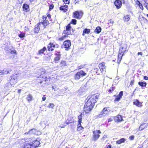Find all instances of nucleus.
Returning a JSON list of instances; mask_svg holds the SVG:
<instances>
[{
	"label": "nucleus",
	"mask_w": 148,
	"mask_h": 148,
	"mask_svg": "<svg viewBox=\"0 0 148 148\" xmlns=\"http://www.w3.org/2000/svg\"><path fill=\"white\" fill-rule=\"evenodd\" d=\"M99 97V95L97 94H94L92 95L89 98L87 102H86L85 105H86V106H91L93 107V106H94V104L97 101Z\"/></svg>",
	"instance_id": "obj_1"
},
{
	"label": "nucleus",
	"mask_w": 148,
	"mask_h": 148,
	"mask_svg": "<svg viewBox=\"0 0 148 148\" xmlns=\"http://www.w3.org/2000/svg\"><path fill=\"white\" fill-rule=\"evenodd\" d=\"M18 77V75L17 74H14L10 77V83L12 86H13L17 82Z\"/></svg>",
	"instance_id": "obj_2"
},
{
	"label": "nucleus",
	"mask_w": 148,
	"mask_h": 148,
	"mask_svg": "<svg viewBox=\"0 0 148 148\" xmlns=\"http://www.w3.org/2000/svg\"><path fill=\"white\" fill-rule=\"evenodd\" d=\"M39 72L40 73V75L38 77L39 78H42V80L46 81L47 78H48L46 75L45 74L46 73V71L44 69H40L39 70Z\"/></svg>",
	"instance_id": "obj_3"
},
{
	"label": "nucleus",
	"mask_w": 148,
	"mask_h": 148,
	"mask_svg": "<svg viewBox=\"0 0 148 148\" xmlns=\"http://www.w3.org/2000/svg\"><path fill=\"white\" fill-rule=\"evenodd\" d=\"M29 142H31L33 144V146L34 147V148L38 147L39 144L40 143L39 140L36 139L35 138H31L29 139Z\"/></svg>",
	"instance_id": "obj_4"
},
{
	"label": "nucleus",
	"mask_w": 148,
	"mask_h": 148,
	"mask_svg": "<svg viewBox=\"0 0 148 148\" xmlns=\"http://www.w3.org/2000/svg\"><path fill=\"white\" fill-rule=\"evenodd\" d=\"M86 73L84 71H81L77 72L75 75L74 79L76 80H78L80 78L81 76H84L86 75Z\"/></svg>",
	"instance_id": "obj_5"
},
{
	"label": "nucleus",
	"mask_w": 148,
	"mask_h": 148,
	"mask_svg": "<svg viewBox=\"0 0 148 148\" xmlns=\"http://www.w3.org/2000/svg\"><path fill=\"white\" fill-rule=\"evenodd\" d=\"M110 110L108 109V108H105L103 110L102 112H101L97 116L99 118L102 117V115L105 116L108 114L110 112Z\"/></svg>",
	"instance_id": "obj_6"
},
{
	"label": "nucleus",
	"mask_w": 148,
	"mask_h": 148,
	"mask_svg": "<svg viewBox=\"0 0 148 148\" xmlns=\"http://www.w3.org/2000/svg\"><path fill=\"white\" fill-rule=\"evenodd\" d=\"M93 140L94 141L97 140L100 136L99 134L101 133V132L100 130H96L94 131L93 132Z\"/></svg>",
	"instance_id": "obj_7"
},
{
	"label": "nucleus",
	"mask_w": 148,
	"mask_h": 148,
	"mask_svg": "<svg viewBox=\"0 0 148 148\" xmlns=\"http://www.w3.org/2000/svg\"><path fill=\"white\" fill-rule=\"evenodd\" d=\"M82 12L76 11L73 13V15L74 18H80L82 16Z\"/></svg>",
	"instance_id": "obj_8"
},
{
	"label": "nucleus",
	"mask_w": 148,
	"mask_h": 148,
	"mask_svg": "<svg viewBox=\"0 0 148 148\" xmlns=\"http://www.w3.org/2000/svg\"><path fill=\"white\" fill-rule=\"evenodd\" d=\"M63 44L66 50H68L71 45V41L69 40L65 41Z\"/></svg>",
	"instance_id": "obj_9"
},
{
	"label": "nucleus",
	"mask_w": 148,
	"mask_h": 148,
	"mask_svg": "<svg viewBox=\"0 0 148 148\" xmlns=\"http://www.w3.org/2000/svg\"><path fill=\"white\" fill-rule=\"evenodd\" d=\"M23 148H34V147L33 146L32 143L29 142L28 140L24 144Z\"/></svg>",
	"instance_id": "obj_10"
},
{
	"label": "nucleus",
	"mask_w": 148,
	"mask_h": 148,
	"mask_svg": "<svg viewBox=\"0 0 148 148\" xmlns=\"http://www.w3.org/2000/svg\"><path fill=\"white\" fill-rule=\"evenodd\" d=\"M114 5L117 9H119L121 8L122 5V3L121 1L116 0L114 1Z\"/></svg>",
	"instance_id": "obj_11"
},
{
	"label": "nucleus",
	"mask_w": 148,
	"mask_h": 148,
	"mask_svg": "<svg viewBox=\"0 0 148 148\" xmlns=\"http://www.w3.org/2000/svg\"><path fill=\"white\" fill-rule=\"evenodd\" d=\"M123 91H121L119 95L116 96V98L114 99L115 101H119L122 98L123 95Z\"/></svg>",
	"instance_id": "obj_12"
},
{
	"label": "nucleus",
	"mask_w": 148,
	"mask_h": 148,
	"mask_svg": "<svg viewBox=\"0 0 148 148\" xmlns=\"http://www.w3.org/2000/svg\"><path fill=\"white\" fill-rule=\"evenodd\" d=\"M93 107H92L91 106H86V105H84V111L86 112V113H88L90 111H91L92 108Z\"/></svg>",
	"instance_id": "obj_13"
},
{
	"label": "nucleus",
	"mask_w": 148,
	"mask_h": 148,
	"mask_svg": "<svg viewBox=\"0 0 148 148\" xmlns=\"http://www.w3.org/2000/svg\"><path fill=\"white\" fill-rule=\"evenodd\" d=\"M12 71L11 69H5L3 71H1V73L2 74H7Z\"/></svg>",
	"instance_id": "obj_14"
},
{
	"label": "nucleus",
	"mask_w": 148,
	"mask_h": 148,
	"mask_svg": "<svg viewBox=\"0 0 148 148\" xmlns=\"http://www.w3.org/2000/svg\"><path fill=\"white\" fill-rule=\"evenodd\" d=\"M99 66L101 72H103L105 69V63L104 62H102L99 64Z\"/></svg>",
	"instance_id": "obj_15"
},
{
	"label": "nucleus",
	"mask_w": 148,
	"mask_h": 148,
	"mask_svg": "<svg viewBox=\"0 0 148 148\" xmlns=\"http://www.w3.org/2000/svg\"><path fill=\"white\" fill-rule=\"evenodd\" d=\"M123 119L122 117L120 115H118L114 117V120L116 122H119Z\"/></svg>",
	"instance_id": "obj_16"
},
{
	"label": "nucleus",
	"mask_w": 148,
	"mask_h": 148,
	"mask_svg": "<svg viewBox=\"0 0 148 148\" xmlns=\"http://www.w3.org/2000/svg\"><path fill=\"white\" fill-rule=\"evenodd\" d=\"M68 9V6L66 5L61 6L60 7V10L63 11L64 12H66L67 10Z\"/></svg>",
	"instance_id": "obj_17"
},
{
	"label": "nucleus",
	"mask_w": 148,
	"mask_h": 148,
	"mask_svg": "<svg viewBox=\"0 0 148 148\" xmlns=\"http://www.w3.org/2000/svg\"><path fill=\"white\" fill-rule=\"evenodd\" d=\"M148 125V123H143L141 124L140 126L139 130L141 131L145 128H146Z\"/></svg>",
	"instance_id": "obj_18"
},
{
	"label": "nucleus",
	"mask_w": 148,
	"mask_h": 148,
	"mask_svg": "<svg viewBox=\"0 0 148 148\" xmlns=\"http://www.w3.org/2000/svg\"><path fill=\"white\" fill-rule=\"evenodd\" d=\"M126 48L125 47H120L119 51V53H120L121 55H123L126 51Z\"/></svg>",
	"instance_id": "obj_19"
},
{
	"label": "nucleus",
	"mask_w": 148,
	"mask_h": 148,
	"mask_svg": "<svg viewBox=\"0 0 148 148\" xmlns=\"http://www.w3.org/2000/svg\"><path fill=\"white\" fill-rule=\"evenodd\" d=\"M133 103L138 107H140L142 106V103L138 99H136L135 101H134Z\"/></svg>",
	"instance_id": "obj_20"
},
{
	"label": "nucleus",
	"mask_w": 148,
	"mask_h": 148,
	"mask_svg": "<svg viewBox=\"0 0 148 148\" xmlns=\"http://www.w3.org/2000/svg\"><path fill=\"white\" fill-rule=\"evenodd\" d=\"M29 5L26 3L24 4L23 6V10L26 12H27L29 9Z\"/></svg>",
	"instance_id": "obj_21"
},
{
	"label": "nucleus",
	"mask_w": 148,
	"mask_h": 148,
	"mask_svg": "<svg viewBox=\"0 0 148 148\" xmlns=\"http://www.w3.org/2000/svg\"><path fill=\"white\" fill-rule=\"evenodd\" d=\"M125 141V138H123L117 140L116 141V143L117 144H121L122 143H124Z\"/></svg>",
	"instance_id": "obj_22"
},
{
	"label": "nucleus",
	"mask_w": 148,
	"mask_h": 148,
	"mask_svg": "<svg viewBox=\"0 0 148 148\" xmlns=\"http://www.w3.org/2000/svg\"><path fill=\"white\" fill-rule=\"evenodd\" d=\"M73 122V121L71 119V118H69L66 121L65 123H66V124L68 125L69 123H71Z\"/></svg>",
	"instance_id": "obj_23"
},
{
	"label": "nucleus",
	"mask_w": 148,
	"mask_h": 148,
	"mask_svg": "<svg viewBox=\"0 0 148 148\" xmlns=\"http://www.w3.org/2000/svg\"><path fill=\"white\" fill-rule=\"evenodd\" d=\"M56 56L54 58V60L55 61H58L60 59L61 54L59 53H56Z\"/></svg>",
	"instance_id": "obj_24"
},
{
	"label": "nucleus",
	"mask_w": 148,
	"mask_h": 148,
	"mask_svg": "<svg viewBox=\"0 0 148 148\" xmlns=\"http://www.w3.org/2000/svg\"><path fill=\"white\" fill-rule=\"evenodd\" d=\"M138 84L140 86L143 87H145L147 85V83L145 82H139Z\"/></svg>",
	"instance_id": "obj_25"
},
{
	"label": "nucleus",
	"mask_w": 148,
	"mask_h": 148,
	"mask_svg": "<svg viewBox=\"0 0 148 148\" xmlns=\"http://www.w3.org/2000/svg\"><path fill=\"white\" fill-rule=\"evenodd\" d=\"M101 29L100 27H97L95 30V32L97 34H99L101 31Z\"/></svg>",
	"instance_id": "obj_26"
},
{
	"label": "nucleus",
	"mask_w": 148,
	"mask_h": 148,
	"mask_svg": "<svg viewBox=\"0 0 148 148\" xmlns=\"http://www.w3.org/2000/svg\"><path fill=\"white\" fill-rule=\"evenodd\" d=\"M90 30L89 29L85 28L83 30L82 35L83 36H84L85 34H89L90 33Z\"/></svg>",
	"instance_id": "obj_27"
},
{
	"label": "nucleus",
	"mask_w": 148,
	"mask_h": 148,
	"mask_svg": "<svg viewBox=\"0 0 148 148\" xmlns=\"http://www.w3.org/2000/svg\"><path fill=\"white\" fill-rule=\"evenodd\" d=\"M46 50L45 47H44L42 49L40 50L38 52V54H41L44 53V52Z\"/></svg>",
	"instance_id": "obj_28"
},
{
	"label": "nucleus",
	"mask_w": 148,
	"mask_h": 148,
	"mask_svg": "<svg viewBox=\"0 0 148 148\" xmlns=\"http://www.w3.org/2000/svg\"><path fill=\"white\" fill-rule=\"evenodd\" d=\"M82 114L79 115L78 117V123L80 124L82 123Z\"/></svg>",
	"instance_id": "obj_29"
},
{
	"label": "nucleus",
	"mask_w": 148,
	"mask_h": 148,
	"mask_svg": "<svg viewBox=\"0 0 148 148\" xmlns=\"http://www.w3.org/2000/svg\"><path fill=\"white\" fill-rule=\"evenodd\" d=\"M123 55H121V54L119 53L118 56V60L117 61V62L118 63H119L120 62V61L122 59V57Z\"/></svg>",
	"instance_id": "obj_30"
},
{
	"label": "nucleus",
	"mask_w": 148,
	"mask_h": 148,
	"mask_svg": "<svg viewBox=\"0 0 148 148\" xmlns=\"http://www.w3.org/2000/svg\"><path fill=\"white\" fill-rule=\"evenodd\" d=\"M38 26L39 25H37L36 26H35V27L34 29V32L38 33L39 31L40 28Z\"/></svg>",
	"instance_id": "obj_31"
},
{
	"label": "nucleus",
	"mask_w": 148,
	"mask_h": 148,
	"mask_svg": "<svg viewBox=\"0 0 148 148\" xmlns=\"http://www.w3.org/2000/svg\"><path fill=\"white\" fill-rule=\"evenodd\" d=\"M18 35L20 38H23L25 37V34L24 33L21 32L20 34H18Z\"/></svg>",
	"instance_id": "obj_32"
},
{
	"label": "nucleus",
	"mask_w": 148,
	"mask_h": 148,
	"mask_svg": "<svg viewBox=\"0 0 148 148\" xmlns=\"http://www.w3.org/2000/svg\"><path fill=\"white\" fill-rule=\"evenodd\" d=\"M84 129V128L82 126L81 123H78L77 130L78 131H79L82 130Z\"/></svg>",
	"instance_id": "obj_33"
},
{
	"label": "nucleus",
	"mask_w": 148,
	"mask_h": 148,
	"mask_svg": "<svg viewBox=\"0 0 148 148\" xmlns=\"http://www.w3.org/2000/svg\"><path fill=\"white\" fill-rule=\"evenodd\" d=\"M35 130L34 129H32L31 130H30L28 132H25V134H31L33 133H35Z\"/></svg>",
	"instance_id": "obj_34"
},
{
	"label": "nucleus",
	"mask_w": 148,
	"mask_h": 148,
	"mask_svg": "<svg viewBox=\"0 0 148 148\" xmlns=\"http://www.w3.org/2000/svg\"><path fill=\"white\" fill-rule=\"evenodd\" d=\"M130 19V17L128 15H126V16H125L123 18V20L124 21H128Z\"/></svg>",
	"instance_id": "obj_35"
},
{
	"label": "nucleus",
	"mask_w": 148,
	"mask_h": 148,
	"mask_svg": "<svg viewBox=\"0 0 148 148\" xmlns=\"http://www.w3.org/2000/svg\"><path fill=\"white\" fill-rule=\"evenodd\" d=\"M71 28V27L70 25V24H69L66 26V29L67 31H68L69 32Z\"/></svg>",
	"instance_id": "obj_36"
},
{
	"label": "nucleus",
	"mask_w": 148,
	"mask_h": 148,
	"mask_svg": "<svg viewBox=\"0 0 148 148\" xmlns=\"http://www.w3.org/2000/svg\"><path fill=\"white\" fill-rule=\"evenodd\" d=\"M27 99L28 101L32 100V96L30 95H29L27 98Z\"/></svg>",
	"instance_id": "obj_37"
},
{
	"label": "nucleus",
	"mask_w": 148,
	"mask_h": 148,
	"mask_svg": "<svg viewBox=\"0 0 148 148\" xmlns=\"http://www.w3.org/2000/svg\"><path fill=\"white\" fill-rule=\"evenodd\" d=\"M77 20L74 19H73L71 20V23L74 25H75L76 24Z\"/></svg>",
	"instance_id": "obj_38"
},
{
	"label": "nucleus",
	"mask_w": 148,
	"mask_h": 148,
	"mask_svg": "<svg viewBox=\"0 0 148 148\" xmlns=\"http://www.w3.org/2000/svg\"><path fill=\"white\" fill-rule=\"evenodd\" d=\"M63 33L65 34L69 35L71 34V32H69L68 31H67L66 30H64L63 31Z\"/></svg>",
	"instance_id": "obj_39"
},
{
	"label": "nucleus",
	"mask_w": 148,
	"mask_h": 148,
	"mask_svg": "<svg viewBox=\"0 0 148 148\" xmlns=\"http://www.w3.org/2000/svg\"><path fill=\"white\" fill-rule=\"evenodd\" d=\"M66 36V35H64L63 36L59 38V39L60 40H63Z\"/></svg>",
	"instance_id": "obj_40"
},
{
	"label": "nucleus",
	"mask_w": 148,
	"mask_h": 148,
	"mask_svg": "<svg viewBox=\"0 0 148 148\" xmlns=\"http://www.w3.org/2000/svg\"><path fill=\"white\" fill-rule=\"evenodd\" d=\"M49 22L47 21H45L42 22V24L44 26H46L48 24Z\"/></svg>",
	"instance_id": "obj_41"
},
{
	"label": "nucleus",
	"mask_w": 148,
	"mask_h": 148,
	"mask_svg": "<svg viewBox=\"0 0 148 148\" xmlns=\"http://www.w3.org/2000/svg\"><path fill=\"white\" fill-rule=\"evenodd\" d=\"M54 106L53 103H49V107L50 108H53Z\"/></svg>",
	"instance_id": "obj_42"
},
{
	"label": "nucleus",
	"mask_w": 148,
	"mask_h": 148,
	"mask_svg": "<svg viewBox=\"0 0 148 148\" xmlns=\"http://www.w3.org/2000/svg\"><path fill=\"white\" fill-rule=\"evenodd\" d=\"M65 124H66V123L65 122L64 123V124H61L59 127L61 128L64 127L66 126V125Z\"/></svg>",
	"instance_id": "obj_43"
},
{
	"label": "nucleus",
	"mask_w": 148,
	"mask_h": 148,
	"mask_svg": "<svg viewBox=\"0 0 148 148\" xmlns=\"http://www.w3.org/2000/svg\"><path fill=\"white\" fill-rule=\"evenodd\" d=\"M48 50L49 51H52L53 50L54 47H49V46H48Z\"/></svg>",
	"instance_id": "obj_44"
},
{
	"label": "nucleus",
	"mask_w": 148,
	"mask_h": 148,
	"mask_svg": "<svg viewBox=\"0 0 148 148\" xmlns=\"http://www.w3.org/2000/svg\"><path fill=\"white\" fill-rule=\"evenodd\" d=\"M63 1L65 4H69L70 3V0H63Z\"/></svg>",
	"instance_id": "obj_45"
},
{
	"label": "nucleus",
	"mask_w": 148,
	"mask_h": 148,
	"mask_svg": "<svg viewBox=\"0 0 148 148\" xmlns=\"http://www.w3.org/2000/svg\"><path fill=\"white\" fill-rule=\"evenodd\" d=\"M54 7V5L53 4H51L49 5V9L51 10Z\"/></svg>",
	"instance_id": "obj_46"
},
{
	"label": "nucleus",
	"mask_w": 148,
	"mask_h": 148,
	"mask_svg": "<svg viewBox=\"0 0 148 148\" xmlns=\"http://www.w3.org/2000/svg\"><path fill=\"white\" fill-rule=\"evenodd\" d=\"M144 5L148 10V3L147 2H145V3H144Z\"/></svg>",
	"instance_id": "obj_47"
},
{
	"label": "nucleus",
	"mask_w": 148,
	"mask_h": 148,
	"mask_svg": "<svg viewBox=\"0 0 148 148\" xmlns=\"http://www.w3.org/2000/svg\"><path fill=\"white\" fill-rule=\"evenodd\" d=\"M109 23H108L109 24L110 23V24H111V25H113L114 23V21H112L111 19H110L109 20Z\"/></svg>",
	"instance_id": "obj_48"
},
{
	"label": "nucleus",
	"mask_w": 148,
	"mask_h": 148,
	"mask_svg": "<svg viewBox=\"0 0 148 148\" xmlns=\"http://www.w3.org/2000/svg\"><path fill=\"white\" fill-rule=\"evenodd\" d=\"M16 51L15 50H12L11 51L10 53L12 54H13L14 53H16Z\"/></svg>",
	"instance_id": "obj_49"
},
{
	"label": "nucleus",
	"mask_w": 148,
	"mask_h": 148,
	"mask_svg": "<svg viewBox=\"0 0 148 148\" xmlns=\"http://www.w3.org/2000/svg\"><path fill=\"white\" fill-rule=\"evenodd\" d=\"M139 7L142 10H143V7L141 3L140 5H139Z\"/></svg>",
	"instance_id": "obj_50"
},
{
	"label": "nucleus",
	"mask_w": 148,
	"mask_h": 148,
	"mask_svg": "<svg viewBox=\"0 0 148 148\" xmlns=\"http://www.w3.org/2000/svg\"><path fill=\"white\" fill-rule=\"evenodd\" d=\"M48 46H49V47H54L55 45L53 43L50 44Z\"/></svg>",
	"instance_id": "obj_51"
},
{
	"label": "nucleus",
	"mask_w": 148,
	"mask_h": 148,
	"mask_svg": "<svg viewBox=\"0 0 148 148\" xmlns=\"http://www.w3.org/2000/svg\"><path fill=\"white\" fill-rule=\"evenodd\" d=\"M134 136H130L129 137V139L130 140H133V139H134Z\"/></svg>",
	"instance_id": "obj_52"
},
{
	"label": "nucleus",
	"mask_w": 148,
	"mask_h": 148,
	"mask_svg": "<svg viewBox=\"0 0 148 148\" xmlns=\"http://www.w3.org/2000/svg\"><path fill=\"white\" fill-rule=\"evenodd\" d=\"M115 89L114 87H112L111 88V89H110L109 90V91L111 92V90H114Z\"/></svg>",
	"instance_id": "obj_53"
},
{
	"label": "nucleus",
	"mask_w": 148,
	"mask_h": 148,
	"mask_svg": "<svg viewBox=\"0 0 148 148\" xmlns=\"http://www.w3.org/2000/svg\"><path fill=\"white\" fill-rule=\"evenodd\" d=\"M144 79L145 80H148V77L146 76H145L144 77Z\"/></svg>",
	"instance_id": "obj_54"
},
{
	"label": "nucleus",
	"mask_w": 148,
	"mask_h": 148,
	"mask_svg": "<svg viewBox=\"0 0 148 148\" xmlns=\"http://www.w3.org/2000/svg\"><path fill=\"white\" fill-rule=\"evenodd\" d=\"M136 4H137L138 5H140V4H141V3H140V2L139 1H138V0H137V1H136Z\"/></svg>",
	"instance_id": "obj_55"
},
{
	"label": "nucleus",
	"mask_w": 148,
	"mask_h": 148,
	"mask_svg": "<svg viewBox=\"0 0 148 148\" xmlns=\"http://www.w3.org/2000/svg\"><path fill=\"white\" fill-rule=\"evenodd\" d=\"M107 138V136H106V135H104V136H103V137L101 139H102V140H104V138Z\"/></svg>",
	"instance_id": "obj_56"
},
{
	"label": "nucleus",
	"mask_w": 148,
	"mask_h": 148,
	"mask_svg": "<svg viewBox=\"0 0 148 148\" xmlns=\"http://www.w3.org/2000/svg\"><path fill=\"white\" fill-rule=\"evenodd\" d=\"M42 100L43 101H45L46 99V97H45V96H43L42 97Z\"/></svg>",
	"instance_id": "obj_57"
},
{
	"label": "nucleus",
	"mask_w": 148,
	"mask_h": 148,
	"mask_svg": "<svg viewBox=\"0 0 148 148\" xmlns=\"http://www.w3.org/2000/svg\"><path fill=\"white\" fill-rule=\"evenodd\" d=\"M113 119H112V118H109L108 119V122H111L112 121Z\"/></svg>",
	"instance_id": "obj_58"
},
{
	"label": "nucleus",
	"mask_w": 148,
	"mask_h": 148,
	"mask_svg": "<svg viewBox=\"0 0 148 148\" xmlns=\"http://www.w3.org/2000/svg\"><path fill=\"white\" fill-rule=\"evenodd\" d=\"M61 64H62L64 65H65V64L66 63H65V62L64 61H62L61 62Z\"/></svg>",
	"instance_id": "obj_59"
},
{
	"label": "nucleus",
	"mask_w": 148,
	"mask_h": 148,
	"mask_svg": "<svg viewBox=\"0 0 148 148\" xmlns=\"http://www.w3.org/2000/svg\"><path fill=\"white\" fill-rule=\"evenodd\" d=\"M94 70H95V71L97 73V71L99 69H98V68H96Z\"/></svg>",
	"instance_id": "obj_60"
},
{
	"label": "nucleus",
	"mask_w": 148,
	"mask_h": 148,
	"mask_svg": "<svg viewBox=\"0 0 148 148\" xmlns=\"http://www.w3.org/2000/svg\"><path fill=\"white\" fill-rule=\"evenodd\" d=\"M82 68H83V66H80L78 67V68L79 69H82Z\"/></svg>",
	"instance_id": "obj_61"
},
{
	"label": "nucleus",
	"mask_w": 148,
	"mask_h": 148,
	"mask_svg": "<svg viewBox=\"0 0 148 148\" xmlns=\"http://www.w3.org/2000/svg\"><path fill=\"white\" fill-rule=\"evenodd\" d=\"M47 16H48V17L49 18H50L51 17V15L49 14L48 15H47Z\"/></svg>",
	"instance_id": "obj_62"
},
{
	"label": "nucleus",
	"mask_w": 148,
	"mask_h": 148,
	"mask_svg": "<svg viewBox=\"0 0 148 148\" xmlns=\"http://www.w3.org/2000/svg\"><path fill=\"white\" fill-rule=\"evenodd\" d=\"M138 55H139L140 54L141 55H142V53L141 52H138Z\"/></svg>",
	"instance_id": "obj_63"
},
{
	"label": "nucleus",
	"mask_w": 148,
	"mask_h": 148,
	"mask_svg": "<svg viewBox=\"0 0 148 148\" xmlns=\"http://www.w3.org/2000/svg\"><path fill=\"white\" fill-rule=\"evenodd\" d=\"M78 0H75V4H76L77 3H78Z\"/></svg>",
	"instance_id": "obj_64"
}]
</instances>
